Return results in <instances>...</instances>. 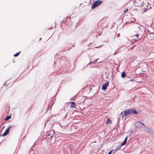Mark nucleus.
<instances>
[{
  "instance_id": "obj_1",
  "label": "nucleus",
  "mask_w": 154,
  "mask_h": 154,
  "mask_svg": "<svg viewBox=\"0 0 154 154\" xmlns=\"http://www.w3.org/2000/svg\"><path fill=\"white\" fill-rule=\"evenodd\" d=\"M131 114H132V112L131 109H129L128 110L124 111L121 113V115L122 119H123L124 117Z\"/></svg>"
},
{
  "instance_id": "obj_2",
  "label": "nucleus",
  "mask_w": 154,
  "mask_h": 154,
  "mask_svg": "<svg viewBox=\"0 0 154 154\" xmlns=\"http://www.w3.org/2000/svg\"><path fill=\"white\" fill-rule=\"evenodd\" d=\"M102 3V1L100 0H97L95 1L94 2L92 5L91 8L93 9L96 7L99 6Z\"/></svg>"
},
{
  "instance_id": "obj_3",
  "label": "nucleus",
  "mask_w": 154,
  "mask_h": 154,
  "mask_svg": "<svg viewBox=\"0 0 154 154\" xmlns=\"http://www.w3.org/2000/svg\"><path fill=\"white\" fill-rule=\"evenodd\" d=\"M109 83L108 82L106 83L104 85H103L102 87V89L105 90H106V88L109 85Z\"/></svg>"
},
{
  "instance_id": "obj_4",
  "label": "nucleus",
  "mask_w": 154,
  "mask_h": 154,
  "mask_svg": "<svg viewBox=\"0 0 154 154\" xmlns=\"http://www.w3.org/2000/svg\"><path fill=\"white\" fill-rule=\"evenodd\" d=\"M9 129H8L6 130L5 131V132L2 135L3 136H4L8 134L9 132Z\"/></svg>"
},
{
  "instance_id": "obj_5",
  "label": "nucleus",
  "mask_w": 154,
  "mask_h": 154,
  "mask_svg": "<svg viewBox=\"0 0 154 154\" xmlns=\"http://www.w3.org/2000/svg\"><path fill=\"white\" fill-rule=\"evenodd\" d=\"M127 138H128V137H127L125 138V139L123 141L122 143V144H121V146L124 145L126 143Z\"/></svg>"
},
{
  "instance_id": "obj_6",
  "label": "nucleus",
  "mask_w": 154,
  "mask_h": 154,
  "mask_svg": "<svg viewBox=\"0 0 154 154\" xmlns=\"http://www.w3.org/2000/svg\"><path fill=\"white\" fill-rule=\"evenodd\" d=\"M76 106V105L75 103L73 102H71V104L70 105V107L71 108H75Z\"/></svg>"
},
{
  "instance_id": "obj_7",
  "label": "nucleus",
  "mask_w": 154,
  "mask_h": 154,
  "mask_svg": "<svg viewBox=\"0 0 154 154\" xmlns=\"http://www.w3.org/2000/svg\"><path fill=\"white\" fill-rule=\"evenodd\" d=\"M106 123V124H111L112 123V121L109 118H108Z\"/></svg>"
},
{
  "instance_id": "obj_8",
  "label": "nucleus",
  "mask_w": 154,
  "mask_h": 154,
  "mask_svg": "<svg viewBox=\"0 0 154 154\" xmlns=\"http://www.w3.org/2000/svg\"><path fill=\"white\" fill-rule=\"evenodd\" d=\"M53 134L51 135L49 134H48L46 135V137L48 139H51L53 137Z\"/></svg>"
},
{
  "instance_id": "obj_9",
  "label": "nucleus",
  "mask_w": 154,
  "mask_h": 154,
  "mask_svg": "<svg viewBox=\"0 0 154 154\" xmlns=\"http://www.w3.org/2000/svg\"><path fill=\"white\" fill-rule=\"evenodd\" d=\"M131 111L132 114H138V112L135 109H131Z\"/></svg>"
},
{
  "instance_id": "obj_10",
  "label": "nucleus",
  "mask_w": 154,
  "mask_h": 154,
  "mask_svg": "<svg viewBox=\"0 0 154 154\" xmlns=\"http://www.w3.org/2000/svg\"><path fill=\"white\" fill-rule=\"evenodd\" d=\"M139 36V34H136L135 35V36L137 37V39H135L134 40L135 41H138L139 40V38H138V37Z\"/></svg>"
},
{
  "instance_id": "obj_11",
  "label": "nucleus",
  "mask_w": 154,
  "mask_h": 154,
  "mask_svg": "<svg viewBox=\"0 0 154 154\" xmlns=\"http://www.w3.org/2000/svg\"><path fill=\"white\" fill-rule=\"evenodd\" d=\"M126 73L125 72H123L122 73V78H124L126 77Z\"/></svg>"
},
{
  "instance_id": "obj_12",
  "label": "nucleus",
  "mask_w": 154,
  "mask_h": 154,
  "mask_svg": "<svg viewBox=\"0 0 154 154\" xmlns=\"http://www.w3.org/2000/svg\"><path fill=\"white\" fill-rule=\"evenodd\" d=\"M11 118V116H7L5 119V120H8L9 119H10Z\"/></svg>"
},
{
  "instance_id": "obj_13",
  "label": "nucleus",
  "mask_w": 154,
  "mask_h": 154,
  "mask_svg": "<svg viewBox=\"0 0 154 154\" xmlns=\"http://www.w3.org/2000/svg\"><path fill=\"white\" fill-rule=\"evenodd\" d=\"M21 52L20 51L19 52L17 53L16 54H14V57H16Z\"/></svg>"
},
{
  "instance_id": "obj_14",
  "label": "nucleus",
  "mask_w": 154,
  "mask_h": 154,
  "mask_svg": "<svg viewBox=\"0 0 154 154\" xmlns=\"http://www.w3.org/2000/svg\"><path fill=\"white\" fill-rule=\"evenodd\" d=\"M138 123H140V124H141L142 125H143V126H144V124L142 122H140L139 121H137L136 122V124H137Z\"/></svg>"
},
{
  "instance_id": "obj_15",
  "label": "nucleus",
  "mask_w": 154,
  "mask_h": 154,
  "mask_svg": "<svg viewBox=\"0 0 154 154\" xmlns=\"http://www.w3.org/2000/svg\"><path fill=\"white\" fill-rule=\"evenodd\" d=\"M121 147V146H120L118 147L117 148H116V149H119Z\"/></svg>"
},
{
  "instance_id": "obj_16",
  "label": "nucleus",
  "mask_w": 154,
  "mask_h": 154,
  "mask_svg": "<svg viewBox=\"0 0 154 154\" xmlns=\"http://www.w3.org/2000/svg\"><path fill=\"white\" fill-rule=\"evenodd\" d=\"M128 10V9H127L126 10H125L124 12V13H125Z\"/></svg>"
},
{
  "instance_id": "obj_17",
  "label": "nucleus",
  "mask_w": 154,
  "mask_h": 154,
  "mask_svg": "<svg viewBox=\"0 0 154 154\" xmlns=\"http://www.w3.org/2000/svg\"><path fill=\"white\" fill-rule=\"evenodd\" d=\"M112 151L111 150V151H110L109 153L108 154H111V153H112Z\"/></svg>"
},
{
  "instance_id": "obj_18",
  "label": "nucleus",
  "mask_w": 154,
  "mask_h": 154,
  "mask_svg": "<svg viewBox=\"0 0 154 154\" xmlns=\"http://www.w3.org/2000/svg\"><path fill=\"white\" fill-rule=\"evenodd\" d=\"M135 46V45H134V46H133L131 48V50H132V49H133Z\"/></svg>"
},
{
  "instance_id": "obj_19",
  "label": "nucleus",
  "mask_w": 154,
  "mask_h": 154,
  "mask_svg": "<svg viewBox=\"0 0 154 154\" xmlns=\"http://www.w3.org/2000/svg\"><path fill=\"white\" fill-rule=\"evenodd\" d=\"M117 37H119V36H120V34H117Z\"/></svg>"
},
{
  "instance_id": "obj_20",
  "label": "nucleus",
  "mask_w": 154,
  "mask_h": 154,
  "mask_svg": "<svg viewBox=\"0 0 154 154\" xmlns=\"http://www.w3.org/2000/svg\"><path fill=\"white\" fill-rule=\"evenodd\" d=\"M147 9H146V10H144V11H143V12H145L146 11H147Z\"/></svg>"
},
{
  "instance_id": "obj_21",
  "label": "nucleus",
  "mask_w": 154,
  "mask_h": 154,
  "mask_svg": "<svg viewBox=\"0 0 154 154\" xmlns=\"http://www.w3.org/2000/svg\"><path fill=\"white\" fill-rule=\"evenodd\" d=\"M84 100H85V99H84L83 98V101H84Z\"/></svg>"
}]
</instances>
